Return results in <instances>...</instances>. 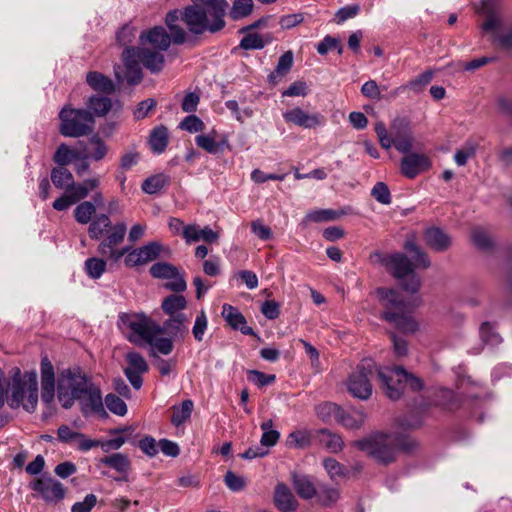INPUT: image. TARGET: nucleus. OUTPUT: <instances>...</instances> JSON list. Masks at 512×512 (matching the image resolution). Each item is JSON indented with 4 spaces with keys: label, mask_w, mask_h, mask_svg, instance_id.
Wrapping results in <instances>:
<instances>
[{
    "label": "nucleus",
    "mask_w": 512,
    "mask_h": 512,
    "mask_svg": "<svg viewBox=\"0 0 512 512\" xmlns=\"http://www.w3.org/2000/svg\"><path fill=\"white\" fill-rule=\"evenodd\" d=\"M127 232V225L120 221L112 224L107 214H99L88 228L89 237L100 240L97 251L107 260L117 263L124 255V263L127 267L145 265L155 260L161 252L162 246L158 242L148 244L130 250L129 247L119 248Z\"/></svg>",
    "instance_id": "f257e3e1"
},
{
    "label": "nucleus",
    "mask_w": 512,
    "mask_h": 512,
    "mask_svg": "<svg viewBox=\"0 0 512 512\" xmlns=\"http://www.w3.org/2000/svg\"><path fill=\"white\" fill-rule=\"evenodd\" d=\"M375 372L386 395L392 400L399 399L406 387L413 391L421 390L423 387L420 378L408 373L402 367L377 369L372 359H363L347 379L348 391L358 399H368L372 394L371 378Z\"/></svg>",
    "instance_id": "f03ea898"
},
{
    "label": "nucleus",
    "mask_w": 512,
    "mask_h": 512,
    "mask_svg": "<svg viewBox=\"0 0 512 512\" xmlns=\"http://www.w3.org/2000/svg\"><path fill=\"white\" fill-rule=\"evenodd\" d=\"M121 320L130 330L127 339L138 346L148 344L151 356L169 355L174 348L173 338L182 337L187 331V318L182 313L171 316L163 326L144 314H125Z\"/></svg>",
    "instance_id": "7ed1b4c3"
},
{
    "label": "nucleus",
    "mask_w": 512,
    "mask_h": 512,
    "mask_svg": "<svg viewBox=\"0 0 512 512\" xmlns=\"http://www.w3.org/2000/svg\"><path fill=\"white\" fill-rule=\"evenodd\" d=\"M228 8L224 0H193V5L188 6L183 12L170 11L166 16V24L170 31V38L176 44H181L186 39V33L180 22L184 21L188 29L194 34L205 31L217 32L225 26L224 15Z\"/></svg>",
    "instance_id": "20e7f679"
},
{
    "label": "nucleus",
    "mask_w": 512,
    "mask_h": 512,
    "mask_svg": "<svg viewBox=\"0 0 512 512\" xmlns=\"http://www.w3.org/2000/svg\"><path fill=\"white\" fill-rule=\"evenodd\" d=\"M41 399L46 405L57 399L64 409H70L78 398L83 396L86 386L91 381L80 368L63 369L55 380L54 367L48 357L41 359Z\"/></svg>",
    "instance_id": "39448f33"
},
{
    "label": "nucleus",
    "mask_w": 512,
    "mask_h": 512,
    "mask_svg": "<svg viewBox=\"0 0 512 512\" xmlns=\"http://www.w3.org/2000/svg\"><path fill=\"white\" fill-rule=\"evenodd\" d=\"M354 445L382 464L396 461L400 452H412L417 442L404 433H375L358 440Z\"/></svg>",
    "instance_id": "423d86ee"
},
{
    "label": "nucleus",
    "mask_w": 512,
    "mask_h": 512,
    "mask_svg": "<svg viewBox=\"0 0 512 512\" xmlns=\"http://www.w3.org/2000/svg\"><path fill=\"white\" fill-rule=\"evenodd\" d=\"M479 11L486 17L481 25L483 33L490 34L501 49L512 48V23L503 12L501 0H481Z\"/></svg>",
    "instance_id": "0eeeda50"
},
{
    "label": "nucleus",
    "mask_w": 512,
    "mask_h": 512,
    "mask_svg": "<svg viewBox=\"0 0 512 512\" xmlns=\"http://www.w3.org/2000/svg\"><path fill=\"white\" fill-rule=\"evenodd\" d=\"M381 305L384 308L382 318L402 333H413L417 323L410 315L408 306L394 290L379 289Z\"/></svg>",
    "instance_id": "6e6552de"
},
{
    "label": "nucleus",
    "mask_w": 512,
    "mask_h": 512,
    "mask_svg": "<svg viewBox=\"0 0 512 512\" xmlns=\"http://www.w3.org/2000/svg\"><path fill=\"white\" fill-rule=\"evenodd\" d=\"M38 403V376L36 371L23 375L18 368L12 376L11 395L8 404L15 409L22 406L27 412H34Z\"/></svg>",
    "instance_id": "1a4fd4ad"
},
{
    "label": "nucleus",
    "mask_w": 512,
    "mask_h": 512,
    "mask_svg": "<svg viewBox=\"0 0 512 512\" xmlns=\"http://www.w3.org/2000/svg\"><path fill=\"white\" fill-rule=\"evenodd\" d=\"M374 263H380L401 281L404 290L416 293L421 285L420 278L413 271V263L403 253L383 254L374 252L371 255Z\"/></svg>",
    "instance_id": "9d476101"
},
{
    "label": "nucleus",
    "mask_w": 512,
    "mask_h": 512,
    "mask_svg": "<svg viewBox=\"0 0 512 512\" xmlns=\"http://www.w3.org/2000/svg\"><path fill=\"white\" fill-rule=\"evenodd\" d=\"M59 132L65 137H81L94 129V117L85 109H73L64 106L59 113Z\"/></svg>",
    "instance_id": "9b49d317"
},
{
    "label": "nucleus",
    "mask_w": 512,
    "mask_h": 512,
    "mask_svg": "<svg viewBox=\"0 0 512 512\" xmlns=\"http://www.w3.org/2000/svg\"><path fill=\"white\" fill-rule=\"evenodd\" d=\"M298 495L321 505H330L338 499V490L328 482H294Z\"/></svg>",
    "instance_id": "f8f14e48"
},
{
    "label": "nucleus",
    "mask_w": 512,
    "mask_h": 512,
    "mask_svg": "<svg viewBox=\"0 0 512 512\" xmlns=\"http://www.w3.org/2000/svg\"><path fill=\"white\" fill-rule=\"evenodd\" d=\"M124 71L121 74L120 66L115 67V76L118 81H126L130 85H136L141 82L143 78L140 60L137 57V49L128 47L122 54Z\"/></svg>",
    "instance_id": "ddd939ff"
},
{
    "label": "nucleus",
    "mask_w": 512,
    "mask_h": 512,
    "mask_svg": "<svg viewBox=\"0 0 512 512\" xmlns=\"http://www.w3.org/2000/svg\"><path fill=\"white\" fill-rule=\"evenodd\" d=\"M282 116L286 123L294 124L304 129H314L326 123V119L322 114L318 112L309 113L300 107L289 109L283 112Z\"/></svg>",
    "instance_id": "4468645a"
},
{
    "label": "nucleus",
    "mask_w": 512,
    "mask_h": 512,
    "mask_svg": "<svg viewBox=\"0 0 512 512\" xmlns=\"http://www.w3.org/2000/svg\"><path fill=\"white\" fill-rule=\"evenodd\" d=\"M393 134V144L400 153L411 152L414 143V137L411 131L410 123L404 118H397L391 125Z\"/></svg>",
    "instance_id": "2eb2a0df"
},
{
    "label": "nucleus",
    "mask_w": 512,
    "mask_h": 512,
    "mask_svg": "<svg viewBox=\"0 0 512 512\" xmlns=\"http://www.w3.org/2000/svg\"><path fill=\"white\" fill-rule=\"evenodd\" d=\"M431 167L430 158L423 153H406L400 163L401 173L410 179L415 178L418 174L429 170Z\"/></svg>",
    "instance_id": "dca6fc26"
},
{
    "label": "nucleus",
    "mask_w": 512,
    "mask_h": 512,
    "mask_svg": "<svg viewBox=\"0 0 512 512\" xmlns=\"http://www.w3.org/2000/svg\"><path fill=\"white\" fill-rule=\"evenodd\" d=\"M84 390L83 396L77 400L80 402L82 413L105 414L100 388L90 381Z\"/></svg>",
    "instance_id": "f3484780"
},
{
    "label": "nucleus",
    "mask_w": 512,
    "mask_h": 512,
    "mask_svg": "<svg viewBox=\"0 0 512 512\" xmlns=\"http://www.w3.org/2000/svg\"><path fill=\"white\" fill-rule=\"evenodd\" d=\"M128 366L124 373L130 384L136 389L142 386V374L148 371V364L144 357L138 352H129L126 355Z\"/></svg>",
    "instance_id": "a211bd4d"
},
{
    "label": "nucleus",
    "mask_w": 512,
    "mask_h": 512,
    "mask_svg": "<svg viewBox=\"0 0 512 512\" xmlns=\"http://www.w3.org/2000/svg\"><path fill=\"white\" fill-rule=\"evenodd\" d=\"M140 44L144 47L150 45L153 49L165 51L169 48L171 38L165 29L156 26L140 35Z\"/></svg>",
    "instance_id": "6ab92c4d"
},
{
    "label": "nucleus",
    "mask_w": 512,
    "mask_h": 512,
    "mask_svg": "<svg viewBox=\"0 0 512 512\" xmlns=\"http://www.w3.org/2000/svg\"><path fill=\"white\" fill-rule=\"evenodd\" d=\"M30 489L48 503L64 498L65 491L60 482H30Z\"/></svg>",
    "instance_id": "aec40b11"
},
{
    "label": "nucleus",
    "mask_w": 512,
    "mask_h": 512,
    "mask_svg": "<svg viewBox=\"0 0 512 512\" xmlns=\"http://www.w3.org/2000/svg\"><path fill=\"white\" fill-rule=\"evenodd\" d=\"M136 49L138 59L151 73H159L163 69L165 59L162 51L144 46Z\"/></svg>",
    "instance_id": "412c9836"
},
{
    "label": "nucleus",
    "mask_w": 512,
    "mask_h": 512,
    "mask_svg": "<svg viewBox=\"0 0 512 512\" xmlns=\"http://www.w3.org/2000/svg\"><path fill=\"white\" fill-rule=\"evenodd\" d=\"M425 243L437 252H444L452 244L451 237L439 227L427 228L424 232Z\"/></svg>",
    "instance_id": "4be33fe9"
},
{
    "label": "nucleus",
    "mask_w": 512,
    "mask_h": 512,
    "mask_svg": "<svg viewBox=\"0 0 512 512\" xmlns=\"http://www.w3.org/2000/svg\"><path fill=\"white\" fill-rule=\"evenodd\" d=\"M274 505L280 512H294L298 508L293 492L283 483L275 488Z\"/></svg>",
    "instance_id": "5701e85b"
},
{
    "label": "nucleus",
    "mask_w": 512,
    "mask_h": 512,
    "mask_svg": "<svg viewBox=\"0 0 512 512\" xmlns=\"http://www.w3.org/2000/svg\"><path fill=\"white\" fill-rule=\"evenodd\" d=\"M222 316L233 329L240 330L244 335H254V330L247 325L245 317L232 305H223Z\"/></svg>",
    "instance_id": "b1692460"
},
{
    "label": "nucleus",
    "mask_w": 512,
    "mask_h": 512,
    "mask_svg": "<svg viewBox=\"0 0 512 512\" xmlns=\"http://www.w3.org/2000/svg\"><path fill=\"white\" fill-rule=\"evenodd\" d=\"M323 467L331 478H352L356 477L358 471L362 469L360 463L346 467L333 458H327L323 461Z\"/></svg>",
    "instance_id": "393cba45"
},
{
    "label": "nucleus",
    "mask_w": 512,
    "mask_h": 512,
    "mask_svg": "<svg viewBox=\"0 0 512 512\" xmlns=\"http://www.w3.org/2000/svg\"><path fill=\"white\" fill-rule=\"evenodd\" d=\"M183 237L187 243L198 242L200 240L213 243L219 238L218 234L208 226L200 228L195 224L186 225V228L183 229Z\"/></svg>",
    "instance_id": "a878e982"
},
{
    "label": "nucleus",
    "mask_w": 512,
    "mask_h": 512,
    "mask_svg": "<svg viewBox=\"0 0 512 512\" xmlns=\"http://www.w3.org/2000/svg\"><path fill=\"white\" fill-rule=\"evenodd\" d=\"M100 185V181L98 178H90L86 179L82 183H75L69 185L67 192L73 198L75 203L80 200L86 198L90 191L96 189Z\"/></svg>",
    "instance_id": "bb28decb"
},
{
    "label": "nucleus",
    "mask_w": 512,
    "mask_h": 512,
    "mask_svg": "<svg viewBox=\"0 0 512 512\" xmlns=\"http://www.w3.org/2000/svg\"><path fill=\"white\" fill-rule=\"evenodd\" d=\"M86 82L93 90L98 92L110 94L115 90L114 82L104 74L97 71L89 72L86 76Z\"/></svg>",
    "instance_id": "cd10ccee"
},
{
    "label": "nucleus",
    "mask_w": 512,
    "mask_h": 512,
    "mask_svg": "<svg viewBox=\"0 0 512 512\" xmlns=\"http://www.w3.org/2000/svg\"><path fill=\"white\" fill-rule=\"evenodd\" d=\"M366 419V414L357 409L344 410L341 407V413L338 416L337 422L347 429L360 428Z\"/></svg>",
    "instance_id": "c85d7f7f"
},
{
    "label": "nucleus",
    "mask_w": 512,
    "mask_h": 512,
    "mask_svg": "<svg viewBox=\"0 0 512 512\" xmlns=\"http://www.w3.org/2000/svg\"><path fill=\"white\" fill-rule=\"evenodd\" d=\"M316 438L319 444L329 452L337 453L342 450L344 442L340 435L327 429H321L316 432Z\"/></svg>",
    "instance_id": "c756f323"
},
{
    "label": "nucleus",
    "mask_w": 512,
    "mask_h": 512,
    "mask_svg": "<svg viewBox=\"0 0 512 512\" xmlns=\"http://www.w3.org/2000/svg\"><path fill=\"white\" fill-rule=\"evenodd\" d=\"M171 409V423L179 427L190 419L194 410V403L192 400L186 399L179 405H173Z\"/></svg>",
    "instance_id": "7c9ffc66"
},
{
    "label": "nucleus",
    "mask_w": 512,
    "mask_h": 512,
    "mask_svg": "<svg viewBox=\"0 0 512 512\" xmlns=\"http://www.w3.org/2000/svg\"><path fill=\"white\" fill-rule=\"evenodd\" d=\"M86 105L87 111H89L93 117H102L110 111L112 102L108 97L93 95L88 99Z\"/></svg>",
    "instance_id": "2f4dec72"
},
{
    "label": "nucleus",
    "mask_w": 512,
    "mask_h": 512,
    "mask_svg": "<svg viewBox=\"0 0 512 512\" xmlns=\"http://www.w3.org/2000/svg\"><path fill=\"white\" fill-rule=\"evenodd\" d=\"M479 336L483 344L495 347L502 342V337L496 331L495 323L484 321L479 327Z\"/></svg>",
    "instance_id": "473e14b6"
},
{
    "label": "nucleus",
    "mask_w": 512,
    "mask_h": 512,
    "mask_svg": "<svg viewBox=\"0 0 512 512\" xmlns=\"http://www.w3.org/2000/svg\"><path fill=\"white\" fill-rule=\"evenodd\" d=\"M149 144L154 153L160 154L164 152L168 144L167 128L159 126L153 129L149 137Z\"/></svg>",
    "instance_id": "72a5a7b5"
},
{
    "label": "nucleus",
    "mask_w": 512,
    "mask_h": 512,
    "mask_svg": "<svg viewBox=\"0 0 512 512\" xmlns=\"http://www.w3.org/2000/svg\"><path fill=\"white\" fill-rule=\"evenodd\" d=\"M313 436V431L297 430L288 435L286 442L289 447L304 449L310 446Z\"/></svg>",
    "instance_id": "f704fd0d"
},
{
    "label": "nucleus",
    "mask_w": 512,
    "mask_h": 512,
    "mask_svg": "<svg viewBox=\"0 0 512 512\" xmlns=\"http://www.w3.org/2000/svg\"><path fill=\"white\" fill-rule=\"evenodd\" d=\"M81 152L76 149H70L66 144H61L57 148L53 160L59 166H65L81 158Z\"/></svg>",
    "instance_id": "c9c22d12"
},
{
    "label": "nucleus",
    "mask_w": 512,
    "mask_h": 512,
    "mask_svg": "<svg viewBox=\"0 0 512 512\" xmlns=\"http://www.w3.org/2000/svg\"><path fill=\"white\" fill-rule=\"evenodd\" d=\"M82 152L90 159L100 161L106 156L108 148L100 138L92 137L89 139L88 146Z\"/></svg>",
    "instance_id": "e433bc0d"
},
{
    "label": "nucleus",
    "mask_w": 512,
    "mask_h": 512,
    "mask_svg": "<svg viewBox=\"0 0 512 512\" xmlns=\"http://www.w3.org/2000/svg\"><path fill=\"white\" fill-rule=\"evenodd\" d=\"M73 179L72 173L63 166L53 168L51 171V181L56 188L65 189L66 191L69 185L72 184Z\"/></svg>",
    "instance_id": "4c0bfd02"
},
{
    "label": "nucleus",
    "mask_w": 512,
    "mask_h": 512,
    "mask_svg": "<svg viewBox=\"0 0 512 512\" xmlns=\"http://www.w3.org/2000/svg\"><path fill=\"white\" fill-rule=\"evenodd\" d=\"M96 212L95 204L90 201H84L80 203L74 210V217L76 221L80 224L92 223L93 220L97 217L95 216L92 219V216Z\"/></svg>",
    "instance_id": "58836bf2"
},
{
    "label": "nucleus",
    "mask_w": 512,
    "mask_h": 512,
    "mask_svg": "<svg viewBox=\"0 0 512 512\" xmlns=\"http://www.w3.org/2000/svg\"><path fill=\"white\" fill-rule=\"evenodd\" d=\"M261 429L263 431V434L261 436V446L268 450L269 447L274 446L280 437V433L273 429V422L271 419H268L264 421L261 424Z\"/></svg>",
    "instance_id": "ea45409f"
},
{
    "label": "nucleus",
    "mask_w": 512,
    "mask_h": 512,
    "mask_svg": "<svg viewBox=\"0 0 512 512\" xmlns=\"http://www.w3.org/2000/svg\"><path fill=\"white\" fill-rule=\"evenodd\" d=\"M270 42L269 37L261 36L258 33H248L240 41L239 47L244 50H258Z\"/></svg>",
    "instance_id": "a19ab883"
},
{
    "label": "nucleus",
    "mask_w": 512,
    "mask_h": 512,
    "mask_svg": "<svg viewBox=\"0 0 512 512\" xmlns=\"http://www.w3.org/2000/svg\"><path fill=\"white\" fill-rule=\"evenodd\" d=\"M85 271L92 279H99L106 271L107 260L99 257H90L85 261Z\"/></svg>",
    "instance_id": "79ce46f5"
},
{
    "label": "nucleus",
    "mask_w": 512,
    "mask_h": 512,
    "mask_svg": "<svg viewBox=\"0 0 512 512\" xmlns=\"http://www.w3.org/2000/svg\"><path fill=\"white\" fill-rule=\"evenodd\" d=\"M344 214L345 213L343 211H336L333 209H320L307 213L305 220L308 222L333 221L340 218Z\"/></svg>",
    "instance_id": "37998d69"
},
{
    "label": "nucleus",
    "mask_w": 512,
    "mask_h": 512,
    "mask_svg": "<svg viewBox=\"0 0 512 512\" xmlns=\"http://www.w3.org/2000/svg\"><path fill=\"white\" fill-rule=\"evenodd\" d=\"M404 248L412 253L414 265L420 268H428L431 264L428 255L413 241H406Z\"/></svg>",
    "instance_id": "c03bdc74"
},
{
    "label": "nucleus",
    "mask_w": 512,
    "mask_h": 512,
    "mask_svg": "<svg viewBox=\"0 0 512 512\" xmlns=\"http://www.w3.org/2000/svg\"><path fill=\"white\" fill-rule=\"evenodd\" d=\"M432 78H433V72L430 70L425 71L424 73L418 75L416 78L409 81L405 86H403V88H408L415 92H420L423 90V88L425 86H427L431 82ZM401 89H402V87H401ZM399 91H400V88L396 89L392 93V96L393 97L397 96Z\"/></svg>",
    "instance_id": "a18cd8bd"
},
{
    "label": "nucleus",
    "mask_w": 512,
    "mask_h": 512,
    "mask_svg": "<svg viewBox=\"0 0 512 512\" xmlns=\"http://www.w3.org/2000/svg\"><path fill=\"white\" fill-rule=\"evenodd\" d=\"M186 299L182 295H170L162 302V309L166 314L173 316L186 307Z\"/></svg>",
    "instance_id": "49530a36"
},
{
    "label": "nucleus",
    "mask_w": 512,
    "mask_h": 512,
    "mask_svg": "<svg viewBox=\"0 0 512 512\" xmlns=\"http://www.w3.org/2000/svg\"><path fill=\"white\" fill-rule=\"evenodd\" d=\"M169 182L165 174H157L147 178L142 184V190L147 194H155L164 188Z\"/></svg>",
    "instance_id": "de8ad7c7"
},
{
    "label": "nucleus",
    "mask_w": 512,
    "mask_h": 512,
    "mask_svg": "<svg viewBox=\"0 0 512 512\" xmlns=\"http://www.w3.org/2000/svg\"><path fill=\"white\" fill-rule=\"evenodd\" d=\"M196 145L210 154H216L219 151V144L216 141V132L213 130L209 134H201L195 138Z\"/></svg>",
    "instance_id": "09e8293b"
},
{
    "label": "nucleus",
    "mask_w": 512,
    "mask_h": 512,
    "mask_svg": "<svg viewBox=\"0 0 512 512\" xmlns=\"http://www.w3.org/2000/svg\"><path fill=\"white\" fill-rule=\"evenodd\" d=\"M316 413L324 421L334 420L337 422L341 407L335 403L325 402L316 407Z\"/></svg>",
    "instance_id": "8fccbe9b"
},
{
    "label": "nucleus",
    "mask_w": 512,
    "mask_h": 512,
    "mask_svg": "<svg viewBox=\"0 0 512 512\" xmlns=\"http://www.w3.org/2000/svg\"><path fill=\"white\" fill-rule=\"evenodd\" d=\"M150 274L154 278L168 279L177 274V268L167 262H158L150 267Z\"/></svg>",
    "instance_id": "3c124183"
},
{
    "label": "nucleus",
    "mask_w": 512,
    "mask_h": 512,
    "mask_svg": "<svg viewBox=\"0 0 512 512\" xmlns=\"http://www.w3.org/2000/svg\"><path fill=\"white\" fill-rule=\"evenodd\" d=\"M253 10L252 0H235L232 9L230 10V17L233 20H239L248 16Z\"/></svg>",
    "instance_id": "603ef678"
},
{
    "label": "nucleus",
    "mask_w": 512,
    "mask_h": 512,
    "mask_svg": "<svg viewBox=\"0 0 512 512\" xmlns=\"http://www.w3.org/2000/svg\"><path fill=\"white\" fill-rule=\"evenodd\" d=\"M293 64V54L292 52L288 51L281 55V57L278 60V64L276 66V69L273 73L269 75V80L274 81L276 76H283L285 75L292 67Z\"/></svg>",
    "instance_id": "864d4df0"
},
{
    "label": "nucleus",
    "mask_w": 512,
    "mask_h": 512,
    "mask_svg": "<svg viewBox=\"0 0 512 512\" xmlns=\"http://www.w3.org/2000/svg\"><path fill=\"white\" fill-rule=\"evenodd\" d=\"M105 405L108 410L118 416H124L127 413L126 403L114 394H108L105 397Z\"/></svg>",
    "instance_id": "5fc2aeb1"
},
{
    "label": "nucleus",
    "mask_w": 512,
    "mask_h": 512,
    "mask_svg": "<svg viewBox=\"0 0 512 512\" xmlns=\"http://www.w3.org/2000/svg\"><path fill=\"white\" fill-rule=\"evenodd\" d=\"M103 462L120 473H126L130 466L128 458L121 453L106 457Z\"/></svg>",
    "instance_id": "6e6d98bb"
},
{
    "label": "nucleus",
    "mask_w": 512,
    "mask_h": 512,
    "mask_svg": "<svg viewBox=\"0 0 512 512\" xmlns=\"http://www.w3.org/2000/svg\"><path fill=\"white\" fill-rule=\"evenodd\" d=\"M371 195L381 204L389 205L391 203V193L384 182H377L371 190Z\"/></svg>",
    "instance_id": "4d7b16f0"
},
{
    "label": "nucleus",
    "mask_w": 512,
    "mask_h": 512,
    "mask_svg": "<svg viewBox=\"0 0 512 512\" xmlns=\"http://www.w3.org/2000/svg\"><path fill=\"white\" fill-rule=\"evenodd\" d=\"M179 127L182 130L188 131L190 133H196L203 131L205 128V124L196 115H189L181 121Z\"/></svg>",
    "instance_id": "13d9d810"
},
{
    "label": "nucleus",
    "mask_w": 512,
    "mask_h": 512,
    "mask_svg": "<svg viewBox=\"0 0 512 512\" xmlns=\"http://www.w3.org/2000/svg\"><path fill=\"white\" fill-rule=\"evenodd\" d=\"M476 145L473 143H466L465 146L459 149L455 155L454 160L458 166H464L467 161L475 155Z\"/></svg>",
    "instance_id": "bf43d9fd"
},
{
    "label": "nucleus",
    "mask_w": 512,
    "mask_h": 512,
    "mask_svg": "<svg viewBox=\"0 0 512 512\" xmlns=\"http://www.w3.org/2000/svg\"><path fill=\"white\" fill-rule=\"evenodd\" d=\"M207 326H208V321H207L206 314L204 311H201L197 315L195 322H194V326L192 328V333H193L195 340H197L199 342L203 340L205 331L207 330Z\"/></svg>",
    "instance_id": "052dcab7"
},
{
    "label": "nucleus",
    "mask_w": 512,
    "mask_h": 512,
    "mask_svg": "<svg viewBox=\"0 0 512 512\" xmlns=\"http://www.w3.org/2000/svg\"><path fill=\"white\" fill-rule=\"evenodd\" d=\"M374 129L382 148L389 149L393 144V136L389 135L385 124L382 122H378L375 124Z\"/></svg>",
    "instance_id": "680f3d73"
},
{
    "label": "nucleus",
    "mask_w": 512,
    "mask_h": 512,
    "mask_svg": "<svg viewBox=\"0 0 512 512\" xmlns=\"http://www.w3.org/2000/svg\"><path fill=\"white\" fill-rule=\"evenodd\" d=\"M252 232L261 240L267 241L272 238L270 227L266 226L262 220H255L251 223Z\"/></svg>",
    "instance_id": "e2e57ef3"
},
{
    "label": "nucleus",
    "mask_w": 512,
    "mask_h": 512,
    "mask_svg": "<svg viewBox=\"0 0 512 512\" xmlns=\"http://www.w3.org/2000/svg\"><path fill=\"white\" fill-rule=\"evenodd\" d=\"M471 238L473 243L480 249H488L491 247V239L487 233L480 228L473 230Z\"/></svg>",
    "instance_id": "0e129e2a"
},
{
    "label": "nucleus",
    "mask_w": 512,
    "mask_h": 512,
    "mask_svg": "<svg viewBox=\"0 0 512 512\" xmlns=\"http://www.w3.org/2000/svg\"><path fill=\"white\" fill-rule=\"evenodd\" d=\"M361 93L370 99L379 100L382 98L381 89L374 80H369L365 82L361 87Z\"/></svg>",
    "instance_id": "69168bd1"
},
{
    "label": "nucleus",
    "mask_w": 512,
    "mask_h": 512,
    "mask_svg": "<svg viewBox=\"0 0 512 512\" xmlns=\"http://www.w3.org/2000/svg\"><path fill=\"white\" fill-rule=\"evenodd\" d=\"M261 312L267 319L274 320L280 314V305L274 300H267L262 304Z\"/></svg>",
    "instance_id": "338daca9"
},
{
    "label": "nucleus",
    "mask_w": 512,
    "mask_h": 512,
    "mask_svg": "<svg viewBox=\"0 0 512 512\" xmlns=\"http://www.w3.org/2000/svg\"><path fill=\"white\" fill-rule=\"evenodd\" d=\"M95 504H96L95 495L89 494L85 497V499L82 502H76L72 506L71 512H90Z\"/></svg>",
    "instance_id": "774afa93"
}]
</instances>
